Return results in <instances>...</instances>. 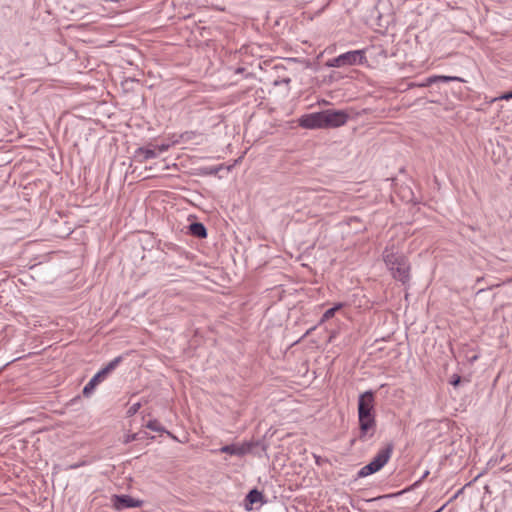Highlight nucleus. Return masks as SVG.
I'll use <instances>...</instances> for the list:
<instances>
[{
  "instance_id": "10",
  "label": "nucleus",
  "mask_w": 512,
  "mask_h": 512,
  "mask_svg": "<svg viewBox=\"0 0 512 512\" xmlns=\"http://www.w3.org/2000/svg\"><path fill=\"white\" fill-rule=\"evenodd\" d=\"M158 156V153L156 152V149H152L149 147H139L135 150L133 154V159L136 162L144 163L145 161L149 159H154Z\"/></svg>"
},
{
  "instance_id": "3",
  "label": "nucleus",
  "mask_w": 512,
  "mask_h": 512,
  "mask_svg": "<svg viewBox=\"0 0 512 512\" xmlns=\"http://www.w3.org/2000/svg\"><path fill=\"white\" fill-rule=\"evenodd\" d=\"M123 357L117 356L112 361H110L105 367L99 370L90 381L84 386L82 390V394L84 397L88 398L92 395L95 388L106 379V377L116 369V367L122 362Z\"/></svg>"
},
{
  "instance_id": "18",
  "label": "nucleus",
  "mask_w": 512,
  "mask_h": 512,
  "mask_svg": "<svg viewBox=\"0 0 512 512\" xmlns=\"http://www.w3.org/2000/svg\"><path fill=\"white\" fill-rule=\"evenodd\" d=\"M140 407H141V403H139V402L138 403H134L127 410L128 416H133L134 414H136L139 411Z\"/></svg>"
},
{
  "instance_id": "7",
  "label": "nucleus",
  "mask_w": 512,
  "mask_h": 512,
  "mask_svg": "<svg viewBox=\"0 0 512 512\" xmlns=\"http://www.w3.org/2000/svg\"><path fill=\"white\" fill-rule=\"evenodd\" d=\"M111 504L114 510L123 511L125 509L142 507L144 501L135 499L127 494H114L111 496Z\"/></svg>"
},
{
  "instance_id": "26",
  "label": "nucleus",
  "mask_w": 512,
  "mask_h": 512,
  "mask_svg": "<svg viewBox=\"0 0 512 512\" xmlns=\"http://www.w3.org/2000/svg\"><path fill=\"white\" fill-rule=\"evenodd\" d=\"M218 171H219V168H212V169L209 171V174H216Z\"/></svg>"
},
{
  "instance_id": "14",
  "label": "nucleus",
  "mask_w": 512,
  "mask_h": 512,
  "mask_svg": "<svg viewBox=\"0 0 512 512\" xmlns=\"http://www.w3.org/2000/svg\"><path fill=\"white\" fill-rule=\"evenodd\" d=\"M343 307L342 303H337L333 307L327 309L324 314L322 315L319 324H322L323 322L331 319L334 317L335 313L340 310Z\"/></svg>"
},
{
  "instance_id": "13",
  "label": "nucleus",
  "mask_w": 512,
  "mask_h": 512,
  "mask_svg": "<svg viewBox=\"0 0 512 512\" xmlns=\"http://www.w3.org/2000/svg\"><path fill=\"white\" fill-rule=\"evenodd\" d=\"M146 427L151 430V431H154V432H158L160 433L161 435L162 434H165L166 437L168 438H174L170 432H168L167 430H165V428L157 421V420H150Z\"/></svg>"
},
{
  "instance_id": "19",
  "label": "nucleus",
  "mask_w": 512,
  "mask_h": 512,
  "mask_svg": "<svg viewBox=\"0 0 512 512\" xmlns=\"http://www.w3.org/2000/svg\"><path fill=\"white\" fill-rule=\"evenodd\" d=\"M222 448L232 449V448H239V447L235 444H228V445L223 446ZM240 448H253V446L251 443H245Z\"/></svg>"
},
{
  "instance_id": "30",
  "label": "nucleus",
  "mask_w": 512,
  "mask_h": 512,
  "mask_svg": "<svg viewBox=\"0 0 512 512\" xmlns=\"http://www.w3.org/2000/svg\"><path fill=\"white\" fill-rule=\"evenodd\" d=\"M332 338H334V334H332L330 337H329V342L332 341Z\"/></svg>"
},
{
  "instance_id": "29",
  "label": "nucleus",
  "mask_w": 512,
  "mask_h": 512,
  "mask_svg": "<svg viewBox=\"0 0 512 512\" xmlns=\"http://www.w3.org/2000/svg\"><path fill=\"white\" fill-rule=\"evenodd\" d=\"M283 81H284V83H289V82H290V79H289V78H287V79H284Z\"/></svg>"
},
{
  "instance_id": "27",
  "label": "nucleus",
  "mask_w": 512,
  "mask_h": 512,
  "mask_svg": "<svg viewBox=\"0 0 512 512\" xmlns=\"http://www.w3.org/2000/svg\"><path fill=\"white\" fill-rule=\"evenodd\" d=\"M313 456H314V458H315V460H316L317 464H320V463H321V462H320V461H321L320 456H317V455H315V454H313Z\"/></svg>"
},
{
  "instance_id": "1",
  "label": "nucleus",
  "mask_w": 512,
  "mask_h": 512,
  "mask_svg": "<svg viewBox=\"0 0 512 512\" xmlns=\"http://www.w3.org/2000/svg\"><path fill=\"white\" fill-rule=\"evenodd\" d=\"M382 256L392 277L403 285L409 283L411 266L408 258L404 254L394 252L393 248L388 247L385 248Z\"/></svg>"
},
{
  "instance_id": "28",
  "label": "nucleus",
  "mask_w": 512,
  "mask_h": 512,
  "mask_svg": "<svg viewBox=\"0 0 512 512\" xmlns=\"http://www.w3.org/2000/svg\"><path fill=\"white\" fill-rule=\"evenodd\" d=\"M384 448L390 449V448H393V445L389 443Z\"/></svg>"
},
{
  "instance_id": "20",
  "label": "nucleus",
  "mask_w": 512,
  "mask_h": 512,
  "mask_svg": "<svg viewBox=\"0 0 512 512\" xmlns=\"http://www.w3.org/2000/svg\"><path fill=\"white\" fill-rule=\"evenodd\" d=\"M170 145L169 144H161V145H156L154 147V149H156V152L158 153H162V152H165L169 149Z\"/></svg>"
},
{
  "instance_id": "17",
  "label": "nucleus",
  "mask_w": 512,
  "mask_h": 512,
  "mask_svg": "<svg viewBox=\"0 0 512 512\" xmlns=\"http://www.w3.org/2000/svg\"><path fill=\"white\" fill-rule=\"evenodd\" d=\"M462 381V377L458 374H453L450 378V381L449 383L454 386V387H457L459 386V384L461 383Z\"/></svg>"
},
{
  "instance_id": "5",
  "label": "nucleus",
  "mask_w": 512,
  "mask_h": 512,
  "mask_svg": "<svg viewBox=\"0 0 512 512\" xmlns=\"http://www.w3.org/2000/svg\"><path fill=\"white\" fill-rule=\"evenodd\" d=\"M366 61L364 50L348 51L334 57L327 62L329 67H345L363 64Z\"/></svg>"
},
{
  "instance_id": "11",
  "label": "nucleus",
  "mask_w": 512,
  "mask_h": 512,
  "mask_svg": "<svg viewBox=\"0 0 512 512\" xmlns=\"http://www.w3.org/2000/svg\"><path fill=\"white\" fill-rule=\"evenodd\" d=\"M464 82L465 80L457 76H445V75H432L428 77L423 83L419 84L420 87H429L435 83H448V82Z\"/></svg>"
},
{
  "instance_id": "25",
  "label": "nucleus",
  "mask_w": 512,
  "mask_h": 512,
  "mask_svg": "<svg viewBox=\"0 0 512 512\" xmlns=\"http://www.w3.org/2000/svg\"><path fill=\"white\" fill-rule=\"evenodd\" d=\"M245 72V68L244 67H238L236 70H235V73L236 74H241V73H244Z\"/></svg>"
},
{
  "instance_id": "15",
  "label": "nucleus",
  "mask_w": 512,
  "mask_h": 512,
  "mask_svg": "<svg viewBox=\"0 0 512 512\" xmlns=\"http://www.w3.org/2000/svg\"><path fill=\"white\" fill-rule=\"evenodd\" d=\"M147 438H148V433L146 431H139V432L131 434V435H126L125 439L123 440V443L128 444L134 440H142V439H147Z\"/></svg>"
},
{
  "instance_id": "12",
  "label": "nucleus",
  "mask_w": 512,
  "mask_h": 512,
  "mask_svg": "<svg viewBox=\"0 0 512 512\" xmlns=\"http://www.w3.org/2000/svg\"><path fill=\"white\" fill-rule=\"evenodd\" d=\"M188 232L190 235L199 238L204 239L207 237V229L205 225L201 222L195 221L189 224L188 226Z\"/></svg>"
},
{
  "instance_id": "22",
  "label": "nucleus",
  "mask_w": 512,
  "mask_h": 512,
  "mask_svg": "<svg viewBox=\"0 0 512 512\" xmlns=\"http://www.w3.org/2000/svg\"><path fill=\"white\" fill-rule=\"evenodd\" d=\"M83 465H86V462H85V461H83V462H81V463L71 464V465H69V466L67 467V469H76V468H78V467H80V466H83Z\"/></svg>"
},
{
  "instance_id": "16",
  "label": "nucleus",
  "mask_w": 512,
  "mask_h": 512,
  "mask_svg": "<svg viewBox=\"0 0 512 512\" xmlns=\"http://www.w3.org/2000/svg\"><path fill=\"white\" fill-rule=\"evenodd\" d=\"M261 498L262 493L259 492L257 489H252L246 496V500L249 501L251 504L259 502Z\"/></svg>"
},
{
  "instance_id": "23",
  "label": "nucleus",
  "mask_w": 512,
  "mask_h": 512,
  "mask_svg": "<svg viewBox=\"0 0 512 512\" xmlns=\"http://www.w3.org/2000/svg\"><path fill=\"white\" fill-rule=\"evenodd\" d=\"M500 98L505 100L512 99V90L504 93Z\"/></svg>"
},
{
  "instance_id": "4",
  "label": "nucleus",
  "mask_w": 512,
  "mask_h": 512,
  "mask_svg": "<svg viewBox=\"0 0 512 512\" xmlns=\"http://www.w3.org/2000/svg\"><path fill=\"white\" fill-rule=\"evenodd\" d=\"M392 450H379L373 459L357 472V478H364L380 471L391 459Z\"/></svg>"
},
{
  "instance_id": "21",
  "label": "nucleus",
  "mask_w": 512,
  "mask_h": 512,
  "mask_svg": "<svg viewBox=\"0 0 512 512\" xmlns=\"http://www.w3.org/2000/svg\"><path fill=\"white\" fill-rule=\"evenodd\" d=\"M222 452H228L230 453L231 455H244V453L247 451V450H234V449H231V450H221Z\"/></svg>"
},
{
  "instance_id": "24",
  "label": "nucleus",
  "mask_w": 512,
  "mask_h": 512,
  "mask_svg": "<svg viewBox=\"0 0 512 512\" xmlns=\"http://www.w3.org/2000/svg\"><path fill=\"white\" fill-rule=\"evenodd\" d=\"M428 475H429V471H428V470H426V471L423 473L422 477H421V478H420V479H419V480H418L414 485H415V486H417V485H418L419 483H421V482H422V481H423V480H424Z\"/></svg>"
},
{
  "instance_id": "9",
  "label": "nucleus",
  "mask_w": 512,
  "mask_h": 512,
  "mask_svg": "<svg viewBox=\"0 0 512 512\" xmlns=\"http://www.w3.org/2000/svg\"><path fill=\"white\" fill-rule=\"evenodd\" d=\"M512 450L509 453H499L497 452L495 455L491 456L487 461V469H492L496 466H500L501 470H506L509 466L512 465Z\"/></svg>"
},
{
  "instance_id": "6",
  "label": "nucleus",
  "mask_w": 512,
  "mask_h": 512,
  "mask_svg": "<svg viewBox=\"0 0 512 512\" xmlns=\"http://www.w3.org/2000/svg\"><path fill=\"white\" fill-rule=\"evenodd\" d=\"M325 129L337 128L346 124L349 115L344 110H322Z\"/></svg>"
},
{
  "instance_id": "8",
  "label": "nucleus",
  "mask_w": 512,
  "mask_h": 512,
  "mask_svg": "<svg viewBox=\"0 0 512 512\" xmlns=\"http://www.w3.org/2000/svg\"><path fill=\"white\" fill-rule=\"evenodd\" d=\"M298 124L305 129H325L322 111L302 115Z\"/></svg>"
},
{
  "instance_id": "2",
  "label": "nucleus",
  "mask_w": 512,
  "mask_h": 512,
  "mask_svg": "<svg viewBox=\"0 0 512 512\" xmlns=\"http://www.w3.org/2000/svg\"><path fill=\"white\" fill-rule=\"evenodd\" d=\"M375 393L372 390L361 393L358 398V418L362 434H367L375 426Z\"/></svg>"
}]
</instances>
